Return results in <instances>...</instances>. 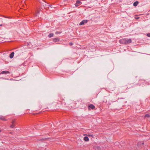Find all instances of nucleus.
<instances>
[{
  "label": "nucleus",
  "mask_w": 150,
  "mask_h": 150,
  "mask_svg": "<svg viewBox=\"0 0 150 150\" xmlns=\"http://www.w3.org/2000/svg\"><path fill=\"white\" fill-rule=\"evenodd\" d=\"M16 120L13 119L11 121V125L10 127L11 128H13L15 127V126Z\"/></svg>",
  "instance_id": "nucleus-1"
},
{
  "label": "nucleus",
  "mask_w": 150,
  "mask_h": 150,
  "mask_svg": "<svg viewBox=\"0 0 150 150\" xmlns=\"http://www.w3.org/2000/svg\"><path fill=\"white\" fill-rule=\"evenodd\" d=\"M126 39H122L120 40L119 41V42H120L121 44H126Z\"/></svg>",
  "instance_id": "nucleus-2"
},
{
  "label": "nucleus",
  "mask_w": 150,
  "mask_h": 150,
  "mask_svg": "<svg viewBox=\"0 0 150 150\" xmlns=\"http://www.w3.org/2000/svg\"><path fill=\"white\" fill-rule=\"evenodd\" d=\"M88 110H90L91 109H94L95 108V106L92 104H90L88 106Z\"/></svg>",
  "instance_id": "nucleus-3"
},
{
  "label": "nucleus",
  "mask_w": 150,
  "mask_h": 150,
  "mask_svg": "<svg viewBox=\"0 0 150 150\" xmlns=\"http://www.w3.org/2000/svg\"><path fill=\"white\" fill-rule=\"evenodd\" d=\"M88 21L87 20H83L81 22H80V23H79V25H83L85 23H86Z\"/></svg>",
  "instance_id": "nucleus-4"
},
{
  "label": "nucleus",
  "mask_w": 150,
  "mask_h": 150,
  "mask_svg": "<svg viewBox=\"0 0 150 150\" xmlns=\"http://www.w3.org/2000/svg\"><path fill=\"white\" fill-rule=\"evenodd\" d=\"M126 43L127 44H128L131 43L132 42L131 40L130 39H126Z\"/></svg>",
  "instance_id": "nucleus-5"
},
{
  "label": "nucleus",
  "mask_w": 150,
  "mask_h": 150,
  "mask_svg": "<svg viewBox=\"0 0 150 150\" xmlns=\"http://www.w3.org/2000/svg\"><path fill=\"white\" fill-rule=\"evenodd\" d=\"M0 120L4 121L7 120L6 119L5 117L3 116H0Z\"/></svg>",
  "instance_id": "nucleus-6"
},
{
  "label": "nucleus",
  "mask_w": 150,
  "mask_h": 150,
  "mask_svg": "<svg viewBox=\"0 0 150 150\" xmlns=\"http://www.w3.org/2000/svg\"><path fill=\"white\" fill-rule=\"evenodd\" d=\"M14 53L13 52H12L10 54V58H12L13 57L14 55Z\"/></svg>",
  "instance_id": "nucleus-7"
},
{
  "label": "nucleus",
  "mask_w": 150,
  "mask_h": 150,
  "mask_svg": "<svg viewBox=\"0 0 150 150\" xmlns=\"http://www.w3.org/2000/svg\"><path fill=\"white\" fill-rule=\"evenodd\" d=\"M83 140L86 142L88 141H89V139L87 137H85L83 138Z\"/></svg>",
  "instance_id": "nucleus-8"
},
{
  "label": "nucleus",
  "mask_w": 150,
  "mask_h": 150,
  "mask_svg": "<svg viewBox=\"0 0 150 150\" xmlns=\"http://www.w3.org/2000/svg\"><path fill=\"white\" fill-rule=\"evenodd\" d=\"M9 72L8 71H3L1 73V74H9Z\"/></svg>",
  "instance_id": "nucleus-9"
},
{
  "label": "nucleus",
  "mask_w": 150,
  "mask_h": 150,
  "mask_svg": "<svg viewBox=\"0 0 150 150\" xmlns=\"http://www.w3.org/2000/svg\"><path fill=\"white\" fill-rule=\"evenodd\" d=\"M144 144V142H139L137 144V145L138 146H140L141 145V144L143 145Z\"/></svg>",
  "instance_id": "nucleus-10"
},
{
  "label": "nucleus",
  "mask_w": 150,
  "mask_h": 150,
  "mask_svg": "<svg viewBox=\"0 0 150 150\" xmlns=\"http://www.w3.org/2000/svg\"><path fill=\"white\" fill-rule=\"evenodd\" d=\"M59 40V39L58 38H56L54 39V42H58Z\"/></svg>",
  "instance_id": "nucleus-11"
},
{
  "label": "nucleus",
  "mask_w": 150,
  "mask_h": 150,
  "mask_svg": "<svg viewBox=\"0 0 150 150\" xmlns=\"http://www.w3.org/2000/svg\"><path fill=\"white\" fill-rule=\"evenodd\" d=\"M138 3L139 2L138 1H136L134 3L133 5L134 6H136L137 5Z\"/></svg>",
  "instance_id": "nucleus-12"
},
{
  "label": "nucleus",
  "mask_w": 150,
  "mask_h": 150,
  "mask_svg": "<svg viewBox=\"0 0 150 150\" xmlns=\"http://www.w3.org/2000/svg\"><path fill=\"white\" fill-rule=\"evenodd\" d=\"M150 117V115H149V114H146L144 116V117Z\"/></svg>",
  "instance_id": "nucleus-13"
},
{
  "label": "nucleus",
  "mask_w": 150,
  "mask_h": 150,
  "mask_svg": "<svg viewBox=\"0 0 150 150\" xmlns=\"http://www.w3.org/2000/svg\"><path fill=\"white\" fill-rule=\"evenodd\" d=\"M53 34L50 33L49 35L48 36L50 38H51V37H52L53 36Z\"/></svg>",
  "instance_id": "nucleus-14"
},
{
  "label": "nucleus",
  "mask_w": 150,
  "mask_h": 150,
  "mask_svg": "<svg viewBox=\"0 0 150 150\" xmlns=\"http://www.w3.org/2000/svg\"><path fill=\"white\" fill-rule=\"evenodd\" d=\"M86 135H87V134H84L83 135H84V136ZM88 135V136L89 137H93V135L92 134H88V135Z\"/></svg>",
  "instance_id": "nucleus-15"
},
{
  "label": "nucleus",
  "mask_w": 150,
  "mask_h": 150,
  "mask_svg": "<svg viewBox=\"0 0 150 150\" xmlns=\"http://www.w3.org/2000/svg\"><path fill=\"white\" fill-rule=\"evenodd\" d=\"M81 2L79 0H77L76 1V3L78 4H80Z\"/></svg>",
  "instance_id": "nucleus-16"
},
{
  "label": "nucleus",
  "mask_w": 150,
  "mask_h": 150,
  "mask_svg": "<svg viewBox=\"0 0 150 150\" xmlns=\"http://www.w3.org/2000/svg\"><path fill=\"white\" fill-rule=\"evenodd\" d=\"M147 36L148 37H150V33H149L147 34Z\"/></svg>",
  "instance_id": "nucleus-17"
},
{
  "label": "nucleus",
  "mask_w": 150,
  "mask_h": 150,
  "mask_svg": "<svg viewBox=\"0 0 150 150\" xmlns=\"http://www.w3.org/2000/svg\"><path fill=\"white\" fill-rule=\"evenodd\" d=\"M69 45H73V43L72 42H70L69 43Z\"/></svg>",
  "instance_id": "nucleus-18"
},
{
  "label": "nucleus",
  "mask_w": 150,
  "mask_h": 150,
  "mask_svg": "<svg viewBox=\"0 0 150 150\" xmlns=\"http://www.w3.org/2000/svg\"><path fill=\"white\" fill-rule=\"evenodd\" d=\"M75 6H76V7H77L79 6V5H78V4H77L76 3V4H75Z\"/></svg>",
  "instance_id": "nucleus-19"
},
{
  "label": "nucleus",
  "mask_w": 150,
  "mask_h": 150,
  "mask_svg": "<svg viewBox=\"0 0 150 150\" xmlns=\"http://www.w3.org/2000/svg\"><path fill=\"white\" fill-rule=\"evenodd\" d=\"M135 18L136 19H138L139 18V17H135Z\"/></svg>",
  "instance_id": "nucleus-20"
},
{
  "label": "nucleus",
  "mask_w": 150,
  "mask_h": 150,
  "mask_svg": "<svg viewBox=\"0 0 150 150\" xmlns=\"http://www.w3.org/2000/svg\"><path fill=\"white\" fill-rule=\"evenodd\" d=\"M37 13H39V11L38 10V11H37Z\"/></svg>",
  "instance_id": "nucleus-21"
},
{
  "label": "nucleus",
  "mask_w": 150,
  "mask_h": 150,
  "mask_svg": "<svg viewBox=\"0 0 150 150\" xmlns=\"http://www.w3.org/2000/svg\"><path fill=\"white\" fill-rule=\"evenodd\" d=\"M1 132V130L0 129V132Z\"/></svg>",
  "instance_id": "nucleus-22"
},
{
  "label": "nucleus",
  "mask_w": 150,
  "mask_h": 150,
  "mask_svg": "<svg viewBox=\"0 0 150 150\" xmlns=\"http://www.w3.org/2000/svg\"><path fill=\"white\" fill-rule=\"evenodd\" d=\"M2 24L0 25V26H2Z\"/></svg>",
  "instance_id": "nucleus-23"
},
{
  "label": "nucleus",
  "mask_w": 150,
  "mask_h": 150,
  "mask_svg": "<svg viewBox=\"0 0 150 150\" xmlns=\"http://www.w3.org/2000/svg\"><path fill=\"white\" fill-rule=\"evenodd\" d=\"M57 33H58L57 32H56V33L57 34Z\"/></svg>",
  "instance_id": "nucleus-24"
}]
</instances>
